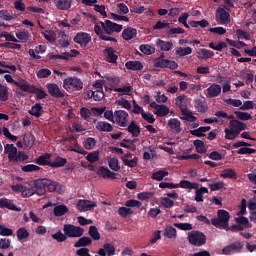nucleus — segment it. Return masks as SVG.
Segmentation results:
<instances>
[{
    "label": "nucleus",
    "mask_w": 256,
    "mask_h": 256,
    "mask_svg": "<svg viewBox=\"0 0 256 256\" xmlns=\"http://www.w3.org/2000/svg\"><path fill=\"white\" fill-rule=\"evenodd\" d=\"M45 51H47V47L45 45H38L35 49H29L28 55L36 61H39V59H41V55H39V53L43 54Z\"/></svg>",
    "instance_id": "19"
},
{
    "label": "nucleus",
    "mask_w": 256,
    "mask_h": 256,
    "mask_svg": "<svg viewBox=\"0 0 256 256\" xmlns=\"http://www.w3.org/2000/svg\"><path fill=\"white\" fill-rule=\"evenodd\" d=\"M182 121H189L190 123H195L197 121V117L193 115V112L187 110V108H181Z\"/></svg>",
    "instance_id": "30"
},
{
    "label": "nucleus",
    "mask_w": 256,
    "mask_h": 256,
    "mask_svg": "<svg viewBox=\"0 0 256 256\" xmlns=\"http://www.w3.org/2000/svg\"><path fill=\"white\" fill-rule=\"evenodd\" d=\"M55 5L60 11H67L71 8V0H56Z\"/></svg>",
    "instance_id": "40"
},
{
    "label": "nucleus",
    "mask_w": 256,
    "mask_h": 256,
    "mask_svg": "<svg viewBox=\"0 0 256 256\" xmlns=\"http://www.w3.org/2000/svg\"><path fill=\"white\" fill-rule=\"evenodd\" d=\"M67 211H69V208H67V206L63 204L54 207L53 210L55 217H63V215H65Z\"/></svg>",
    "instance_id": "44"
},
{
    "label": "nucleus",
    "mask_w": 256,
    "mask_h": 256,
    "mask_svg": "<svg viewBox=\"0 0 256 256\" xmlns=\"http://www.w3.org/2000/svg\"><path fill=\"white\" fill-rule=\"evenodd\" d=\"M154 114L157 117H166V115H169V108L165 105H160Z\"/></svg>",
    "instance_id": "54"
},
{
    "label": "nucleus",
    "mask_w": 256,
    "mask_h": 256,
    "mask_svg": "<svg viewBox=\"0 0 256 256\" xmlns=\"http://www.w3.org/2000/svg\"><path fill=\"white\" fill-rule=\"evenodd\" d=\"M4 153L8 155L9 161H14L15 157L17 156V147L13 144H6L4 146Z\"/></svg>",
    "instance_id": "25"
},
{
    "label": "nucleus",
    "mask_w": 256,
    "mask_h": 256,
    "mask_svg": "<svg viewBox=\"0 0 256 256\" xmlns=\"http://www.w3.org/2000/svg\"><path fill=\"white\" fill-rule=\"evenodd\" d=\"M94 32L96 33L97 37L102 41H111L112 43H117V40L114 37L107 36V33L103 31V28L99 24L94 26Z\"/></svg>",
    "instance_id": "16"
},
{
    "label": "nucleus",
    "mask_w": 256,
    "mask_h": 256,
    "mask_svg": "<svg viewBox=\"0 0 256 256\" xmlns=\"http://www.w3.org/2000/svg\"><path fill=\"white\" fill-rule=\"evenodd\" d=\"M168 176L169 172L167 170H158L152 173L151 179H153V181H163V179Z\"/></svg>",
    "instance_id": "39"
},
{
    "label": "nucleus",
    "mask_w": 256,
    "mask_h": 256,
    "mask_svg": "<svg viewBox=\"0 0 256 256\" xmlns=\"http://www.w3.org/2000/svg\"><path fill=\"white\" fill-rule=\"evenodd\" d=\"M0 19H3V21H13V19H15V15L13 12H9L8 10H0Z\"/></svg>",
    "instance_id": "51"
},
{
    "label": "nucleus",
    "mask_w": 256,
    "mask_h": 256,
    "mask_svg": "<svg viewBox=\"0 0 256 256\" xmlns=\"http://www.w3.org/2000/svg\"><path fill=\"white\" fill-rule=\"evenodd\" d=\"M35 163L41 166L51 167V154L45 153L36 158Z\"/></svg>",
    "instance_id": "27"
},
{
    "label": "nucleus",
    "mask_w": 256,
    "mask_h": 256,
    "mask_svg": "<svg viewBox=\"0 0 256 256\" xmlns=\"http://www.w3.org/2000/svg\"><path fill=\"white\" fill-rule=\"evenodd\" d=\"M135 37H137V29L135 28L128 27L122 31V39H124V41H131V39H135Z\"/></svg>",
    "instance_id": "24"
},
{
    "label": "nucleus",
    "mask_w": 256,
    "mask_h": 256,
    "mask_svg": "<svg viewBox=\"0 0 256 256\" xmlns=\"http://www.w3.org/2000/svg\"><path fill=\"white\" fill-rule=\"evenodd\" d=\"M235 221L236 223H238V225H242V227L244 226L245 229H251L253 227V225L249 223V218L247 217H244V216L236 217Z\"/></svg>",
    "instance_id": "47"
},
{
    "label": "nucleus",
    "mask_w": 256,
    "mask_h": 256,
    "mask_svg": "<svg viewBox=\"0 0 256 256\" xmlns=\"http://www.w3.org/2000/svg\"><path fill=\"white\" fill-rule=\"evenodd\" d=\"M0 101H9V88L0 83Z\"/></svg>",
    "instance_id": "49"
},
{
    "label": "nucleus",
    "mask_w": 256,
    "mask_h": 256,
    "mask_svg": "<svg viewBox=\"0 0 256 256\" xmlns=\"http://www.w3.org/2000/svg\"><path fill=\"white\" fill-rule=\"evenodd\" d=\"M229 219H231V214L227 210L220 209L217 211V217L211 219V224L217 229H227Z\"/></svg>",
    "instance_id": "2"
},
{
    "label": "nucleus",
    "mask_w": 256,
    "mask_h": 256,
    "mask_svg": "<svg viewBox=\"0 0 256 256\" xmlns=\"http://www.w3.org/2000/svg\"><path fill=\"white\" fill-rule=\"evenodd\" d=\"M193 143L196 149V153H207V148H205V142H203V140H194Z\"/></svg>",
    "instance_id": "46"
},
{
    "label": "nucleus",
    "mask_w": 256,
    "mask_h": 256,
    "mask_svg": "<svg viewBox=\"0 0 256 256\" xmlns=\"http://www.w3.org/2000/svg\"><path fill=\"white\" fill-rule=\"evenodd\" d=\"M67 163V159L63 158L61 156H57L54 160V162H51V168L52 169H59V167H65V164Z\"/></svg>",
    "instance_id": "42"
},
{
    "label": "nucleus",
    "mask_w": 256,
    "mask_h": 256,
    "mask_svg": "<svg viewBox=\"0 0 256 256\" xmlns=\"http://www.w3.org/2000/svg\"><path fill=\"white\" fill-rule=\"evenodd\" d=\"M156 47L159 51H171L173 49V42L158 39L156 41Z\"/></svg>",
    "instance_id": "28"
},
{
    "label": "nucleus",
    "mask_w": 256,
    "mask_h": 256,
    "mask_svg": "<svg viewBox=\"0 0 256 256\" xmlns=\"http://www.w3.org/2000/svg\"><path fill=\"white\" fill-rule=\"evenodd\" d=\"M0 209H9V211H21V208L17 207L13 200L8 198H0Z\"/></svg>",
    "instance_id": "17"
},
{
    "label": "nucleus",
    "mask_w": 256,
    "mask_h": 256,
    "mask_svg": "<svg viewBox=\"0 0 256 256\" xmlns=\"http://www.w3.org/2000/svg\"><path fill=\"white\" fill-rule=\"evenodd\" d=\"M163 235L167 239H177V229L173 226H166Z\"/></svg>",
    "instance_id": "41"
},
{
    "label": "nucleus",
    "mask_w": 256,
    "mask_h": 256,
    "mask_svg": "<svg viewBox=\"0 0 256 256\" xmlns=\"http://www.w3.org/2000/svg\"><path fill=\"white\" fill-rule=\"evenodd\" d=\"M206 91V97L208 98L219 97V95H221V85L212 84L210 87L207 88Z\"/></svg>",
    "instance_id": "23"
},
{
    "label": "nucleus",
    "mask_w": 256,
    "mask_h": 256,
    "mask_svg": "<svg viewBox=\"0 0 256 256\" xmlns=\"http://www.w3.org/2000/svg\"><path fill=\"white\" fill-rule=\"evenodd\" d=\"M28 113L29 115H32V117L39 119V117H41V113H43V106H41L39 103H36L34 106H32Z\"/></svg>",
    "instance_id": "37"
},
{
    "label": "nucleus",
    "mask_w": 256,
    "mask_h": 256,
    "mask_svg": "<svg viewBox=\"0 0 256 256\" xmlns=\"http://www.w3.org/2000/svg\"><path fill=\"white\" fill-rule=\"evenodd\" d=\"M86 159L89 163H97V161H99V151L88 153Z\"/></svg>",
    "instance_id": "64"
},
{
    "label": "nucleus",
    "mask_w": 256,
    "mask_h": 256,
    "mask_svg": "<svg viewBox=\"0 0 256 256\" xmlns=\"http://www.w3.org/2000/svg\"><path fill=\"white\" fill-rule=\"evenodd\" d=\"M23 143L25 145V147H27L28 149H31V147H33V145H35V135H33L32 133H26L23 135Z\"/></svg>",
    "instance_id": "34"
},
{
    "label": "nucleus",
    "mask_w": 256,
    "mask_h": 256,
    "mask_svg": "<svg viewBox=\"0 0 256 256\" xmlns=\"http://www.w3.org/2000/svg\"><path fill=\"white\" fill-rule=\"evenodd\" d=\"M100 27L106 35H113L114 33H121V31H123V25L117 24L111 20L100 22Z\"/></svg>",
    "instance_id": "5"
},
{
    "label": "nucleus",
    "mask_w": 256,
    "mask_h": 256,
    "mask_svg": "<svg viewBox=\"0 0 256 256\" xmlns=\"http://www.w3.org/2000/svg\"><path fill=\"white\" fill-rule=\"evenodd\" d=\"M168 127L174 135H179L181 131H183V128L181 127V121L177 118H170L168 120Z\"/></svg>",
    "instance_id": "15"
},
{
    "label": "nucleus",
    "mask_w": 256,
    "mask_h": 256,
    "mask_svg": "<svg viewBox=\"0 0 256 256\" xmlns=\"http://www.w3.org/2000/svg\"><path fill=\"white\" fill-rule=\"evenodd\" d=\"M16 37L18 39V43H27V41L31 39V33L26 30H21L16 32Z\"/></svg>",
    "instance_id": "35"
},
{
    "label": "nucleus",
    "mask_w": 256,
    "mask_h": 256,
    "mask_svg": "<svg viewBox=\"0 0 256 256\" xmlns=\"http://www.w3.org/2000/svg\"><path fill=\"white\" fill-rule=\"evenodd\" d=\"M74 43L80 45L82 49H87V45L91 43V35L87 32H78L73 38Z\"/></svg>",
    "instance_id": "6"
},
{
    "label": "nucleus",
    "mask_w": 256,
    "mask_h": 256,
    "mask_svg": "<svg viewBox=\"0 0 256 256\" xmlns=\"http://www.w3.org/2000/svg\"><path fill=\"white\" fill-rule=\"evenodd\" d=\"M84 148L87 149V151H91V149H93L95 147V145H97V141L95 140V138H87L84 142H83Z\"/></svg>",
    "instance_id": "61"
},
{
    "label": "nucleus",
    "mask_w": 256,
    "mask_h": 256,
    "mask_svg": "<svg viewBox=\"0 0 256 256\" xmlns=\"http://www.w3.org/2000/svg\"><path fill=\"white\" fill-rule=\"evenodd\" d=\"M103 55L105 56L108 63H117V59H119V56L115 54V50L113 49V47H108L104 49Z\"/></svg>",
    "instance_id": "20"
},
{
    "label": "nucleus",
    "mask_w": 256,
    "mask_h": 256,
    "mask_svg": "<svg viewBox=\"0 0 256 256\" xmlns=\"http://www.w3.org/2000/svg\"><path fill=\"white\" fill-rule=\"evenodd\" d=\"M16 236L18 241H23V239L29 238V231H27L25 228H19L16 232Z\"/></svg>",
    "instance_id": "59"
},
{
    "label": "nucleus",
    "mask_w": 256,
    "mask_h": 256,
    "mask_svg": "<svg viewBox=\"0 0 256 256\" xmlns=\"http://www.w3.org/2000/svg\"><path fill=\"white\" fill-rule=\"evenodd\" d=\"M63 232L59 230L56 233L52 234L51 235L52 239H55L57 243H63L64 241H67V237H71V238L83 237V234L85 233V229L81 228L80 226H75L73 224H65L63 226Z\"/></svg>",
    "instance_id": "1"
},
{
    "label": "nucleus",
    "mask_w": 256,
    "mask_h": 256,
    "mask_svg": "<svg viewBox=\"0 0 256 256\" xmlns=\"http://www.w3.org/2000/svg\"><path fill=\"white\" fill-rule=\"evenodd\" d=\"M23 91L24 93H32L33 95H36V98L38 99H45V97H47V92L35 85H30L29 82H26V86Z\"/></svg>",
    "instance_id": "9"
},
{
    "label": "nucleus",
    "mask_w": 256,
    "mask_h": 256,
    "mask_svg": "<svg viewBox=\"0 0 256 256\" xmlns=\"http://www.w3.org/2000/svg\"><path fill=\"white\" fill-rule=\"evenodd\" d=\"M177 185L178 188L181 187V189H198L199 187V184L189 180H181Z\"/></svg>",
    "instance_id": "38"
},
{
    "label": "nucleus",
    "mask_w": 256,
    "mask_h": 256,
    "mask_svg": "<svg viewBox=\"0 0 256 256\" xmlns=\"http://www.w3.org/2000/svg\"><path fill=\"white\" fill-rule=\"evenodd\" d=\"M41 167L35 165V164H27L24 166H21V171L24 173H33V171H39Z\"/></svg>",
    "instance_id": "58"
},
{
    "label": "nucleus",
    "mask_w": 256,
    "mask_h": 256,
    "mask_svg": "<svg viewBox=\"0 0 256 256\" xmlns=\"http://www.w3.org/2000/svg\"><path fill=\"white\" fill-rule=\"evenodd\" d=\"M187 239L189 244L193 245V247H203V245L207 243V236L197 230L188 232Z\"/></svg>",
    "instance_id": "3"
},
{
    "label": "nucleus",
    "mask_w": 256,
    "mask_h": 256,
    "mask_svg": "<svg viewBox=\"0 0 256 256\" xmlns=\"http://www.w3.org/2000/svg\"><path fill=\"white\" fill-rule=\"evenodd\" d=\"M47 178H39L34 180L33 182V187L34 190L36 191V195H39L40 197L42 195H45L46 190L45 187H47Z\"/></svg>",
    "instance_id": "10"
},
{
    "label": "nucleus",
    "mask_w": 256,
    "mask_h": 256,
    "mask_svg": "<svg viewBox=\"0 0 256 256\" xmlns=\"http://www.w3.org/2000/svg\"><path fill=\"white\" fill-rule=\"evenodd\" d=\"M234 115H236L237 119L240 121H249L252 119V116L248 112L235 111Z\"/></svg>",
    "instance_id": "55"
},
{
    "label": "nucleus",
    "mask_w": 256,
    "mask_h": 256,
    "mask_svg": "<svg viewBox=\"0 0 256 256\" xmlns=\"http://www.w3.org/2000/svg\"><path fill=\"white\" fill-rule=\"evenodd\" d=\"M88 235L94 240V241H99L101 239V234H99V230L95 226H90Z\"/></svg>",
    "instance_id": "52"
},
{
    "label": "nucleus",
    "mask_w": 256,
    "mask_h": 256,
    "mask_svg": "<svg viewBox=\"0 0 256 256\" xmlns=\"http://www.w3.org/2000/svg\"><path fill=\"white\" fill-rule=\"evenodd\" d=\"M154 67H158L160 69H171V71H175L179 64L175 62V60L169 59H156L154 62Z\"/></svg>",
    "instance_id": "7"
},
{
    "label": "nucleus",
    "mask_w": 256,
    "mask_h": 256,
    "mask_svg": "<svg viewBox=\"0 0 256 256\" xmlns=\"http://www.w3.org/2000/svg\"><path fill=\"white\" fill-rule=\"evenodd\" d=\"M46 187H47L48 191H50V193H53L55 191L59 195L65 193V188L63 187V185H61V183H59L57 181L47 179Z\"/></svg>",
    "instance_id": "13"
},
{
    "label": "nucleus",
    "mask_w": 256,
    "mask_h": 256,
    "mask_svg": "<svg viewBox=\"0 0 256 256\" xmlns=\"http://www.w3.org/2000/svg\"><path fill=\"white\" fill-rule=\"evenodd\" d=\"M93 243V240L90 237L83 236L77 242H75L74 247L79 249L80 247H89Z\"/></svg>",
    "instance_id": "32"
},
{
    "label": "nucleus",
    "mask_w": 256,
    "mask_h": 256,
    "mask_svg": "<svg viewBox=\"0 0 256 256\" xmlns=\"http://www.w3.org/2000/svg\"><path fill=\"white\" fill-rule=\"evenodd\" d=\"M216 21L220 23V25H229V23H231V14H229L225 8L218 7Z\"/></svg>",
    "instance_id": "8"
},
{
    "label": "nucleus",
    "mask_w": 256,
    "mask_h": 256,
    "mask_svg": "<svg viewBox=\"0 0 256 256\" xmlns=\"http://www.w3.org/2000/svg\"><path fill=\"white\" fill-rule=\"evenodd\" d=\"M63 88L68 93L81 91L83 89V81L77 77H67L63 80Z\"/></svg>",
    "instance_id": "4"
},
{
    "label": "nucleus",
    "mask_w": 256,
    "mask_h": 256,
    "mask_svg": "<svg viewBox=\"0 0 256 256\" xmlns=\"http://www.w3.org/2000/svg\"><path fill=\"white\" fill-rule=\"evenodd\" d=\"M122 161L126 167H130L133 169V167H137V164L139 163V159L137 157H134L133 159H127V158H122Z\"/></svg>",
    "instance_id": "62"
},
{
    "label": "nucleus",
    "mask_w": 256,
    "mask_h": 256,
    "mask_svg": "<svg viewBox=\"0 0 256 256\" xmlns=\"http://www.w3.org/2000/svg\"><path fill=\"white\" fill-rule=\"evenodd\" d=\"M108 165L111 171H119L121 169V166H119V159L115 157L108 159Z\"/></svg>",
    "instance_id": "53"
},
{
    "label": "nucleus",
    "mask_w": 256,
    "mask_h": 256,
    "mask_svg": "<svg viewBox=\"0 0 256 256\" xmlns=\"http://www.w3.org/2000/svg\"><path fill=\"white\" fill-rule=\"evenodd\" d=\"M4 79L7 81V83H13L16 87H19L21 91L25 89V86L27 85V81L21 80V81H16L13 79V76L6 74L4 75Z\"/></svg>",
    "instance_id": "29"
},
{
    "label": "nucleus",
    "mask_w": 256,
    "mask_h": 256,
    "mask_svg": "<svg viewBox=\"0 0 256 256\" xmlns=\"http://www.w3.org/2000/svg\"><path fill=\"white\" fill-rule=\"evenodd\" d=\"M114 116L119 127H127V119H129V113H127V111L116 110Z\"/></svg>",
    "instance_id": "12"
},
{
    "label": "nucleus",
    "mask_w": 256,
    "mask_h": 256,
    "mask_svg": "<svg viewBox=\"0 0 256 256\" xmlns=\"http://www.w3.org/2000/svg\"><path fill=\"white\" fill-rule=\"evenodd\" d=\"M193 53V49H191V47H179L176 50V55H178L179 57H185L186 55H191Z\"/></svg>",
    "instance_id": "56"
},
{
    "label": "nucleus",
    "mask_w": 256,
    "mask_h": 256,
    "mask_svg": "<svg viewBox=\"0 0 256 256\" xmlns=\"http://www.w3.org/2000/svg\"><path fill=\"white\" fill-rule=\"evenodd\" d=\"M98 255L100 256H113L115 255V246L111 243L103 244V248L98 250Z\"/></svg>",
    "instance_id": "21"
},
{
    "label": "nucleus",
    "mask_w": 256,
    "mask_h": 256,
    "mask_svg": "<svg viewBox=\"0 0 256 256\" xmlns=\"http://www.w3.org/2000/svg\"><path fill=\"white\" fill-rule=\"evenodd\" d=\"M96 130L102 133H111L113 131V125L109 122L99 121L96 123Z\"/></svg>",
    "instance_id": "26"
},
{
    "label": "nucleus",
    "mask_w": 256,
    "mask_h": 256,
    "mask_svg": "<svg viewBox=\"0 0 256 256\" xmlns=\"http://www.w3.org/2000/svg\"><path fill=\"white\" fill-rule=\"evenodd\" d=\"M224 133H225V139H227L228 141H233L237 139V137H239L238 132H236L235 130H231V128H226L224 130Z\"/></svg>",
    "instance_id": "50"
},
{
    "label": "nucleus",
    "mask_w": 256,
    "mask_h": 256,
    "mask_svg": "<svg viewBox=\"0 0 256 256\" xmlns=\"http://www.w3.org/2000/svg\"><path fill=\"white\" fill-rule=\"evenodd\" d=\"M230 47H235L236 49H243V47H247V44L243 41H235L229 38L226 39Z\"/></svg>",
    "instance_id": "57"
},
{
    "label": "nucleus",
    "mask_w": 256,
    "mask_h": 256,
    "mask_svg": "<svg viewBox=\"0 0 256 256\" xmlns=\"http://www.w3.org/2000/svg\"><path fill=\"white\" fill-rule=\"evenodd\" d=\"M126 69L130 71H143V63L141 61H128L125 63Z\"/></svg>",
    "instance_id": "31"
},
{
    "label": "nucleus",
    "mask_w": 256,
    "mask_h": 256,
    "mask_svg": "<svg viewBox=\"0 0 256 256\" xmlns=\"http://www.w3.org/2000/svg\"><path fill=\"white\" fill-rule=\"evenodd\" d=\"M215 55V52L202 48L198 52V59H211Z\"/></svg>",
    "instance_id": "45"
},
{
    "label": "nucleus",
    "mask_w": 256,
    "mask_h": 256,
    "mask_svg": "<svg viewBox=\"0 0 256 256\" xmlns=\"http://www.w3.org/2000/svg\"><path fill=\"white\" fill-rule=\"evenodd\" d=\"M46 88L48 89V93L51 97H55L56 99H63V97H65V93L61 91L59 85L55 83H48Z\"/></svg>",
    "instance_id": "11"
},
{
    "label": "nucleus",
    "mask_w": 256,
    "mask_h": 256,
    "mask_svg": "<svg viewBox=\"0 0 256 256\" xmlns=\"http://www.w3.org/2000/svg\"><path fill=\"white\" fill-rule=\"evenodd\" d=\"M194 107L198 111V113H207L209 106L207 105V101L205 98H198L194 101Z\"/></svg>",
    "instance_id": "22"
},
{
    "label": "nucleus",
    "mask_w": 256,
    "mask_h": 256,
    "mask_svg": "<svg viewBox=\"0 0 256 256\" xmlns=\"http://www.w3.org/2000/svg\"><path fill=\"white\" fill-rule=\"evenodd\" d=\"M126 131L131 133L132 137H139L141 135V128L139 125H136L135 121H131Z\"/></svg>",
    "instance_id": "33"
},
{
    "label": "nucleus",
    "mask_w": 256,
    "mask_h": 256,
    "mask_svg": "<svg viewBox=\"0 0 256 256\" xmlns=\"http://www.w3.org/2000/svg\"><path fill=\"white\" fill-rule=\"evenodd\" d=\"M38 79H47V77H51V70L49 68H42L36 73Z\"/></svg>",
    "instance_id": "60"
},
{
    "label": "nucleus",
    "mask_w": 256,
    "mask_h": 256,
    "mask_svg": "<svg viewBox=\"0 0 256 256\" xmlns=\"http://www.w3.org/2000/svg\"><path fill=\"white\" fill-rule=\"evenodd\" d=\"M220 177L222 179H237V172L233 168H226L221 171Z\"/></svg>",
    "instance_id": "36"
},
{
    "label": "nucleus",
    "mask_w": 256,
    "mask_h": 256,
    "mask_svg": "<svg viewBox=\"0 0 256 256\" xmlns=\"http://www.w3.org/2000/svg\"><path fill=\"white\" fill-rule=\"evenodd\" d=\"M139 49L144 55H153V53H155V47L149 44H142Z\"/></svg>",
    "instance_id": "48"
},
{
    "label": "nucleus",
    "mask_w": 256,
    "mask_h": 256,
    "mask_svg": "<svg viewBox=\"0 0 256 256\" xmlns=\"http://www.w3.org/2000/svg\"><path fill=\"white\" fill-rule=\"evenodd\" d=\"M42 35L44 37V39H46V41H48L49 43H55L57 34L55 33V31L53 30H45L42 32Z\"/></svg>",
    "instance_id": "43"
},
{
    "label": "nucleus",
    "mask_w": 256,
    "mask_h": 256,
    "mask_svg": "<svg viewBox=\"0 0 256 256\" xmlns=\"http://www.w3.org/2000/svg\"><path fill=\"white\" fill-rule=\"evenodd\" d=\"M95 207H97V203L91 200H79L77 203L78 211H91Z\"/></svg>",
    "instance_id": "18"
},
{
    "label": "nucleus",
    "mask_w": 256,
    "mask_h": 256,
    "mask_svg": "<svg viewBox=\"0 0 256 256\" xmlns=\"http://www.w3.org/2000/svg\"><path fill=\"white\" fill-rule=\"evenodd\" d=\"M96 174L102 179H117V174L105 166H100L96 171Z\"/></svg>",
    "instance_id": "14"
},
{
    "label": "nucleus",
    "mask_w": 256,
    "mask_h": 256,
    "mask_svg": "<svg viewBox=\"0 0 256 256\" xmlns=\"http://www.w3.org/2000/svg\"><path fill=\"white\" fill-rule=\"evenodd\" d=\"M160 201L165 209H171V207L175 205V201L171 200L169 197H162Z\"/></svg>",
    "instance_id": "63"
}]
</instances>
